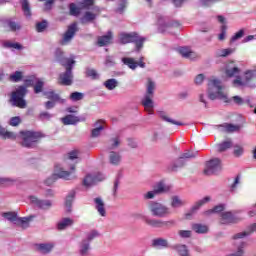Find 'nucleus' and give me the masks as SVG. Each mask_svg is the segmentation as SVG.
Instances as JSON below:
<instances>
[{"label": "nucleus", "mask_w": 256, "mask_h": 256, "mask_svg": "<svg viewBox=\"0 0 256 256\" xmlns=\"http://www.w3.org/2000/svg\"><path fill=\"white\" fill-rule=\"evenodd\" d=\"M224 89L225 87L221 84V81L217 79L210 80L208 83V98L211 101L219 99L224 103H231V101H233L236 105H243V103H245V100H243L241 96H233L232 98H229L227 93L223 91Z\"/></svg>", "instance_id": "1"}, {"label": "nucleus", "mask_w": 256, "mask_h": 256, "mask_svg": "<svg viewBox=\"0 0 256 256\" xmlns=\"http://www.w3.org/2000/svg\"><path fill=\"white\" fill-rule=\"evenodd\" d=\"M240 73L241 70L239 69V67H237V65H235V62H230L226 64V77H236V79L233 80L234 87H250L251 89H254L255 84H251V79L256 77L255 70H247L244 73V79H241V77L239 76Z\"/></svg>", "instance_id": "2"}, {"label": "nucleus", "mask_w": 256, "mask_h": 256, "mask_svg": "<svg viewBox=\"0 0 256 256\" xmlns=\"http://www.w3.org/2000/svg\"><path fill=\"white\" fill-rule=\"evenodd\" d=\"M37 81L36 77H30L24 81L25 86H18L11 95V103L14 107H19L20 109H25L27 107V102L25 101V95H27V87H33Z\"/></svg>", "instance_id": "3"}, {"label": "nucleus", "mask_w": 256, "mask_h": 256, "mask_svg": "<svg viewBox=\"0 0 256 256\" xmlns=\"http://www.w3.org/2000/svg\"><path fill=\"white\" fill-rule=\"evenodd\" d=\"M58 179H65V181H73V179H77V175H75V164L70 166V171L56 166L55 173L45 180V185L51 186Z\"/></svg>", "instance_id": "4"}, {"label": "nucleus", "mask_w": 256, "mask_h": 256, "mask_svg": "<svg viewBox=\"0 0 256 256\" xmlns=\"http://www.w3.org/2000/svg\"><path fill=\"white\" fill-rule=\"evenodd\" d=\"M119 41L122 45H127V43H135L136 50L141 51V49H143V44L145 43V41H147V38L140 36L136 32H121L119 34Z\"/></svg>", "instance_id": "5"}, {"label": "nucleus", "mask_w": 256, "mask_h": 256, "mask_svg": "<svg viewBox=\"0 0 256 256\" xmlns=\"http://www.w3.org/2000/svg\"><path fill=\"white\" fill-rule=\"evenodd\" d=\"M155 95V82L151 79H148L147 90L144 98L142 99V105L148 115H153V107H155L153 103V97Z\"/></svg>", "instance_id": "6"}, {"label": "nucleus", "mask_w": 256, "mask_h": 256, "mask_svg": "<svg viewBox=\"0 0 256 256\" xmlns=\"http://www.w3.org/2000/svg\"><path fill=\"white\" fill-rule=\"evenodd\" d=\"M75 60H63L62 66L65 67L66 71L61 73L58 78L59 85L69 86L73 85V64Z\"/></svg>", "instance_id": "7"}, {"label": "nucleus", "mask_w": 256, "mask_h": 256, "mask_svg": "<svg viewBox=\"0 0 256 256\" xmlns=\"http://www.w3.org/2000/svg\"><path fill=\"white\" fill-rule=\"evenodd\" d=\"M22 147H27L28 149H33L35 145L39 142V139H43V134L41 132L35 131H22Z\"/></svg>", "instance_id": "8"}, {"label": "nucleus", "mask_w": 256, "mask_h": 256, "mask_svg": "<svg viewBox=\"0 0 256 256\" xmlns=\"http://www.w3.org/2000/svg\"><path fill=\"white\" fill-rule=\"evenodd\" d=\"M148 209L153 217H159L160 219L169 217V215H171V209L159 202H150L148 205Z\"/></svg>", "instance_id": "9"}, {"label": "nucleus", "mask_w": 256, "mask_h": 256, "mask_svg": "<svg viewBox=\"0 0 256 256\" xmlns=\"http://www.w3.org/2000/svg\"><path fill=\"white\" fill-rule=\"evenodd\" d=\"M146 225L149 227H153L154 229H171V227H175V220H159V219H145Z\"/></svg>", "instance_id": "10"}, {"label": "nucleus", "mask_w": 256, "mask_h": 256, "mask_svg": "<svg viewBox=\"0 0 256 256\" xmlns=\"http://www.w3.org/2000/svg\"><path fill=\"white\" fill-rule=\"evenodd\" d=\"M221 169V160L219 158H213L206 162L204 175H217V173L221 172Z\"/></svg>", "instance_id": "11"}, {"label": "nucleus", "mask_w": 256, "mask_h": 256, "mask_svg": "<svg viewBox=\"0 0 256 256\" xmlns=\"http://www.w3.org/2000/svg\"><path fill=\"white\" fill-rule=\"evenodd\" d=\"M101 13V10L97 6H93L91 10L86 11L82 17L80 18V22L82 25H87L89 23H93L97 17H99V14Z\"/></svg>", "instance_id": "12"}, {"label": "nucleus", "mask_w": 256, "mask_h": 256, "mask_svg": "<svg viewBox=\"0 0 256 256\" xmlns=\"http://www.w3.org/2000/svg\"><path fill=\"white\" fill-rule=\"evenodd\" d=\"M76 33H77V23H73L68 27L66 33L63 35L62 40H60V45H69L73 37H75Z\"/></svg>", "instance_id": "13"}, {"label": "nucleus", "mask_w": 256, "mask_h": 256, "mask_svg": "<svg viewBox=\"0 0 256 256\" xmlns=\"http://www.w3.org/2000/svg\"><path fill=\"white\" fill-rule=\"evenodd\" d=\"M29 199L32 205H35V207H38V209H42L43 211H47L53 207V202H51V200H41L35 196H30Z\"/></svg>", "instance_id": "14"}, {"label": "nucleus", "mask_w": 256, "mask_h": 256, "mask_svg": "<svg viewBox=\"0 0 256 256\" xmlns=\"http://www.w3.org/2000/svg\"><path fill=\"white\" fill-rule=\"evenodd\" d=\"M105 179V176L103 174H88L83 180L84 187H93V185H97L99 181H103Z\"/></svg>", "instance_id": "15"}, {"label": "nucleus", "mask_w": 256, "mask_h": 256, "mask_svg": "<svg viewBox=\"0 0 256 256\" xmlns=\"http://www.w3.org/2000/svg\"><path fill=\"white\" fill-rule=\"evenodd\" d=\"M241 219L234 216L231 212H223L221 214L220 223L221 225H231V223H239Z\"/></svg>", "instance_id": "16"}, {"label": "nucleus", "mask_w": 256, "mask_h": 256, "mask_svg": "<svg viewBox=\"0 0 256 256\" xmlns=\"http://www.w3.org/2000/svg\"><path fill=\"white\" fill-rule=\"evenodd\" d=\"M89 253H91V243L82 239L78 244V254L80 256H89Z\"/></svg>", "instance_id": "17"}, {"label": "nucleus", "mask_w": 256, "mask_h": 256, "mask_svg": "<svg viewBox=\"0 0 256 256\" xmlns=\"http://www.w3.org/2000/svg\"><path fill=\"white\" fill-rule=\"evenodd\" d=\"M95 209L100 217H107V210L105 209V202L101 197L94 198Z\"/></svg>", "instance_id": "18"}, {"label": "nucleus", "mask_w": 256, "mask_h": 256, "mask_svg": "<svg viewBox=\"0 0 256 256\" xmlns=\"http://www.w3.org/2000/svg\"><path fill=\"white\" fill-rule=\"evenodd\" d=\"M209 201H211V197L206 196L203 199L199 200L198 202H196L190 209L189 213L186 214L187 216L189 215H194V213H197V211H199V209H201V207H203V205H205V203H209Z\"/></svg>", "instance_id": "19"}, {"label": "nucleus", "mask_w": 256, "mask_h": 256, "mask_svg": "<svg viewBox=\"0 0 256 256\" xmlns=\"http://www.w3.org/2000/svg\"><path fill=\"white\" fill-rule=\"evenodd\" d=\"M252 233H256V223L251 224V225L247 228V230L235 234V235L233 236V239H234V240L243 239L244 237H249V235H251Z\"/></svg>", "instance_id": "20"}, {"label": "nucleus", "mask_w": 256, "mask_h": 256, "mask_svg": "<svg viewBox=\"0 0 256 256\" xmlns=\"http://www.w3.org/2000/svg\"><path fill=\"white\" fill-rule=\"evenodd\" d=\"M217 129H219L220 131H223L225 133H235V131H239V129H241L240 125H234V124H221L216 126Z\"/></svg>", "instance_id": "21"}, {"label": "nucleus", "mask_w": 256, "mask_h": 256, "mask_svg": "<svg viewBox=\"0 0 256 256\" xmlns=\"http://www.w3.org/2000/svg\"><path fill=\"white\" fill-rule=\"evenodd\" d=\"M108 160L110 165L118 166V165H121L122 156L119 152L110 151Z\"/></svg>", "instance_id": "22"}, {"label": "nucleus", "mask_w": 256, "mask_h": 256, "mask_svg": "<svg viewBox=\"0 0 256 256\" xmlns=\"http://www.w3.org/2000/svg\"><path fill=\"white\" fill-rule=\"evenodd\" d=\"M111 39H113V32L108 31L106 35L98 37L97 45L99 47H105L111 43Z\"/></svg>", "instance_id": "23"}, {"label": "nucleus", "mask_w": 256, "mask_h": 256, "mask_svg": "<svg viewBox=\"0 0 256 256\" xmlns=\"http://www.w3.org/2000/svg\"><path fill=\"white\" fill-rule=\"evenodd\" d=\"M152 247L155 249H167L169 248V241L164 238H155L152 240Z\"/></svg>", "instance_id": "24"}, {"label": "nucleus", "mask_w": 256, "mask_h": 256, "mask_svg": "<svg viewBox=\"0 0 256 256\" xmlns=\"http://www.w3.org/2000/svg\"><path fill=\"white\" fill-rule=\"evenodd\" d=\"M80 121H84V119L79 118V116L75 115H67L62 118L63 125H77Z\"/></svg>", "instance_id": "25"}, {"label": "nucleus", "mask_w": 256, "mask_h": 256, "mask_svg": "<svg viewBox=\"0 0 256 256\" xmlns=\"http://www.w3.org/2000/svg\"><path fill=\"white\" fill-rule=\"evenodd\" d=\"M37 250L40 253H43L44 255H47V253H51L53 251V247H55V244L53 243H41L36 245Z\"/></svg>", "instance_id": "26"}, {"label": "nucleus", "mask_w": 256, "mask_h": 256, "mask_svg": "<svg viewBox=\"0 0 256 256\" xmlns=\"http://www.w3.org/2000/svg\"><path fill=\"white\" fill-rule=\"evenodd\" d=\"M30 221H33V216L18 217L15 225H17V227H21V229H28Z\"/></svg>", "instance_id": "27"}, {"label": "nucleus", "mask_w": 256, "mask_h": 256, "mask_svg": "<svg viewBox=\"0 0 256 256\" xmlns=\"http://www.w3.org/2000/svg\"><path fill=\"white\" fill-rule=\"evenodd\" d=\"M74 221L71 218H62L58 223H57V229L58 231H65L67 227H71L73 225Z\"/></svg>", "instance_id": "28"}, {"label": "nucleus", "mask_w": 256, "mask_h": 256, "mask_svg": "<svg viewBox=\"0 0 256 256\" xmlns=\"http://www.w3.org/2000/svg\"><path fill=\"white\" fill-rule=\"evenodd\" d=\"M171 249H173V251H177L180 256H189V249H187V245L185 244L173 245L171 246Z\"/></svg>", "instance_id": "29"}, {"label": "nucleus", "mask_w": 256, "mask_h": 256, "mask_svg": "<svg viewBox=\"0 0 256 256\" xmlns=\"http://www.w3.org/2000/svg\"><path fill=\"white\" fill-rule=\"evenodd\" d=\"M170 205L172 209H179L184 207V205H187V202L181 199L179 196H173Z\"/></svg>", "instance_id": "30"}, {"label": "nucleus", "mask_w": 256, "mask_h": 256, "mask_svg": "<svg viewBox=\"0 0 256 256\" xmlns=\"http://www.w3.org/2000/svg\"><path fill=\"white\" fill-rule=\"evenodd\" d=\"M186 160H184L181 156L172 164L169 165V171H178L182 167H185Z\"/></svg>", "instance_id": "31"}, {"label": "nucleus", "mask_w": 256, "mask_h": 256, "mask_svg": "<svg viewBox=\"0 0 256 256\" xmlns=\"http://www.w3.org/2000/svg\"><path fill=\"white\" fill-rule=\"evenodd\" d=\"M75 195H76V192L75 190H72L68 193V195L66 196V201H65V206H66V211L68 213H71V207L73 205V201L75 199Z\"/></svg>", "instance_id": "32"}, {"label": "nucleus", "mask_w": 256, "mask_h": 256, "mask_svg": "<svg viewBox=\"0 0 256 256\" xmlns=\"http://www.w3.org/2000/svg\"><path fill=\"white\" fill-rule=\"evenodd\" d=\"M94 129H92L91 131V137H99V135H101V131H103V129H105V126L103 125V121L98 120L95 124H94Z\"/></svg>", "instance_id": "33"}, {"label": "nucleus", "mask_w": 256, "mask_h": 256, "mask_svg": "<svg viewBox=\"0 0 256 256\" xmlns=\"http://www.w3.org/2000/svg\"><path fill=\"white\" fill-rule=\"evenodd\" d=\"M171 189L168 185H166L163 182H158L154 186V192H156V195H161L162 193H168V191Z\"/></svg>", "instance_id": "34"}, {"label": "nucleus", "mask_w": 256, "mask_h": 256, "mask_svg": "<svg viewBox=\"0 0 256 256\" xmlns=\"http://www.w3.org/2000/svg\"><path fill=\"white\" fill-rule=\"evenodd\" d=\"M98 237H101V233H99V230H90L86 232L84 241H88V243H91V241L97 239Z\"/></svg>", "instance_id": "35"}, {"label": "nucleus", "mask_w": 256, "mask_h": 256, "mask_svg": "<svg viewBox=\"0 0 256 256\" xmlns=\"http://www.w3.org/2000/svg\"><path fill=\"white\" fill-rule=\"evenodd\" d=\"M103 85L108 91H113L114 89H117V87H119V81H117V79L115 78H111L106 80Z\"/></svg>", "instance_id": "36"}, {"label": "nucleus", "mask_w": 256, "mask_h": 256, "mask_svg": "<svg viewBox=\"0 0 256 256\" xmlns=\"http://www.w3.org/2000/svg\"><path fill=\"white\" fill-rule=\"evenodd\" d=\"M193 231L195 233L204 234L209 232V227L205 224H193L192 225Z\"/></svg>", "instance_id": "37"}, {"label": "nucleus", "mask_w": 256, "mask_h": 256, "mask_svg": "<svg viewBox=\"0 0 256 256\" xmlns=\"http://www.w3.org/2000/svg\"><path fill=\"white\" fill-rule=\"evenodd\" d=\"M21 5L25 17H31V4L29 0H21Z\"/></svg>", "instance_id": "38"}, {"label": "nucleus", "mask_w": 256, "mask_h": 256, "mask_svg": "<svg viewBox=\"0 0 256 256\" xmlns=\"http://www.w3.org/2000/svg\"><path fill=\"white\" fill-rule=\"evenodd\" d=\"M2 217L4 219H7V221H10L11 223H14V225L17 222V219H19V216H17V212H4L2 214Z\"/></svg>", "instance_id": "39"}, {"label": "nucleus", "mask_w": 256, "mask_h": 256, "mask_svg": "<svg viewBox=\"0 0 256 256\" xmlns=\"http://www.w3.org/2000/svg\"><path fill=\"white\" fill-rule=\"evenodd\" d=\"M233 147V142L231 140H226L220 144H218L217 149L219 153H223L227 149H231Z\"/></svg>", "instance_id": "40"}, {"label": "nucleus", "mask_w": 256, "mask_h": 256, "mask_svg": "<svg viewBox=\"0 0 256 256\" xmlns=\"http://www.w3.org/2000/svg\"><path fill=\"white\" fill-rule=\"evenodd\" d=\"M65 53L63 52V50H61V48L56 49L55 52V57L57 59V61H59V63H61V65H63V61H73V59L71 58H65L63 55Z\"/></svg>", "instance_id": "41"}, {"label": "nucleus", "mask_w": 256, "mask_h": 256, "mask_svg": "<svg viewBox=\"0 0 256 256\" xmlns=\"http://www.w3.org/2000/svg\"><path fill=\"white\" fill-rule=\"evenodd\" d=\"M159 117L161 118L162 121H166L167 123H171L172 125H183V123L171 119L169 116H167L165 112H160Z\"/></svg>", "instance_id": "42"}, {"label": "nucleus", "mask_w": 256, "mask_h": 256, "mask_svg": "<svg viewBox=\"0 0 256 256\" xmlns=\"http://www.w3.org/2000/svg\"><path fill=\"white\" fill-rule=\"evenodd\" d=\"M119 145H121V140L119 139V137L112 138L108 141V149L110 151H113V149H117Z\"/></svg>", "instance_id": "43"}, {"label": "nucleus", "mask_w": 256, "mask_h": 256, "mask_svg": "<svg viewBox=\"0 0 256 256\" xmlns=\"http://www.w3.org/2000/svg\"><path fill=\"white\" fill-rule=\"evenodd\" d=\"M232 53H235V48L220 49L217 51L216 55L217 57H229Z\"/></svg>", "instance_id": "44"}, {"label": "nucleus", "mask_w": 256, "mask_h": 256, "mask_svg": "<svg viewBox=\"0 0 256 256\" xmlns=\"http://www.w3.org/2000/svg\"><path fill=\"white\" fill-rule=\"evenodd\" d=\"M122 63H124V65H127L129 69H137V62L133 58H122Z\"/></svg>", "instance_id": "45"}, {"label": "nucleus", "mask_w": 256, "mask_h": 256, "mask_svg": "<svg viewBox=\"0 0 256 256\" xmlns=\"http://www.w3.org/2000/svg\"><path fill=\"white\" fill-rule=\"evenodd\" d=\"M44 97H46V99H51V101H60V97L59 94H56L55 91H46L43 92Z\"/></svg>", "instance_id": "46"}, {"label": "nucleus", "mask_w": 256, "mask_h": 256, "mask_svg": "<svg viewBox=\"0 0 256 256\" xmlns=\"http://www.w3.org/2000/svg\"><path fill=\"white\" fill-rule=\"evenodd\" d=\"M69 9L70 15H72L73 17H79V15H81V8L77 7L75 3H71Z\"/></svg>", "instance_id": "47"}, {"label": "nucleus", "mask_w": 256, "mask_h": 256, "mask_svg": "<svg viewBox=\"0 0 256 256\" xmlns=\"http://www.w3.org/2000/svg\"><path fill=\"white\" fill-rule=\"evenodd\" d=\"M3 47H5L6 49H18V50L23 49V46L21 44L13 43L11 41H5L3 43Z\"/></svg>", "instance_id": "48"}, {"label": "nucleus", "mask_w": 256, "mask_h": 256, "mask_svg": "<svg viewBox=\"0 0 256 256\" xmlns=\"http://www.w3.org/2000/svg\"><path fill=\"white\" fill-rule=\"evenodd\" d=\"M44 85L45 83L41 79L37 78L36 82H34V93L36 94L41 93L43 91Z\"/></svg>", "instance_id": "49"}, {"label": "nucleus", "mask_w": 256, "mask_h": 256, "mask_svg": "<svg viewBox=\"0 0 256 256\" xmlns=\"http://www.w3.org/2000/svg\"><path fill=\"white\" fill-rule=\"evenodd\" d=\"M9 79L13 83H19V81H21V79H23V72L16 71V72H14L13 74L10 75Z\"/></svg>", "instance_id": "50"}, {"label": "nucleus", "mask_w": 256, "mask_h": 256, "mask_svg": "<svg viewBox=\"0 0 256 256\" xmlns=\"http://www.w3.org/2000/svg\"><path fill=\"white\" fill-rule=\"evenodd\" d=\"M81 9H91L93 7L94 0H78Z\"/></svg>", "instance_id": "51"}, {"label": "nucleus", "mask_w": 256, "mask_h": 256, "mask_svg": "<svg viewBox=\"0 0 256 256\" xmlns=\"http://www.w3.org/2000/svg\"><path fill=\"white\" fill-rule=\"evenodd\" d=\"M225 210V206L223 204L215 206L213 209L204 212V215H211L212 213H221V211Z\"/></svg>", "instance_id": "52"}, {"label": "nucleus", "mask_w": 256, "mask_h": 256, "mask_svg": "<svg viewBox=\"0 0 256 256\" xmlns=\"http://www.w3.org/2000/svg\"><path fill=\"white\" fill-rule=\"evenodd\" d=\"M0 135H2L5 139H15L16 137L15 133L6 131L2 127H0Z\"/></svg>", "instance_id": "53"}, {"label": "nucleus", "mask_w": 256, "mask_h": 256, "mask_svg": "<svg viewBox=\"0 0 256 256\" xmlns=\"http://www.w3.org/2000/svg\"><path fill=\"white\" fill-rule=\"evenodd\" d=\"M245 35V30L241 29L235 33L230 39V43H235V41H239V39L243 38Z\"/></svg>", "instance_id": "54"}, {"label": "nucleus", "mask_w": 256, "mask_h": 256, "mask_svg": "<svg viewBox=\"0 0 256 256\" xmlns=\"http://www.w3.org/2000/svg\"><path fill=\"white\" fill-rule=\"evenodd\" d=\"M178 235L181 237V239H190V237L193 235V232L191 230H179Z\"/></svg>", "instance_id": "55"}, {"label": "nucleus", "mask_w": 256, "mask_h": 256, "mask_svg": "<svg viewBox=\"0 0 256 256\" xmlns=\"http://www.w3.org/2000/svg\"><path fill=\"white\" fill-rule=\"evenodd\" d=\"M7 25L10 28V31H19V29H21V25L15 21L8 20Z\"/></svg>", "instance_id": "56"}, {"label": "nucleus", "mask_w": 256, "mask_h": 256, "mask_svg": "<svg viewBox=\"0 0 256 256\" xmlns=\"http://www.w3.org/2000/svg\"><path fill=\"white\" fill-rule=\"evenodd\" d=\"M158 25L162 31H166L167 27H171V24L165 23V20L163 17L158 18Z\"/></svg>", "instance_id": "57"}, {"label": "nucleus", "mask_w": 256, "mask_h": 256, "mask_svg": "<svg viewBox=\"0 0 256 256\" xmlns=\"http://www.w3.org/2000/svg\"><path fill=\"white\" fill-rule=\"evenodd\" d=\"M84 95L80 92H73L70 94L71 101H81L83 99Z\"/></svg>", "instance_id": "58"}, {"label": "nucleus", "mask_w": 256, "mask_h": 256, "mask_svg": "<svg viewBox=\"0 0 256 256\" xmlns=\"http://www.w3.org/2000/svg\"><path fill=\"white\" fill-rule=\"evenodd\" d=\"M184 161L185 159H194V157H197V152H191V151H186L180 156Z\"/></svg>", "instance_id": "59"}, {"label": "nucleus", "mask_w": 256, "mask_h": 256, "mask_svg": "<svg viewBox=\"0 0 256 256\" xmlns=\"http://www.w3.org/2000/svg\"><path fill=\"white\" fill-rule=\"evenodd\" d=\"M45 29H47V21L44 20L36 24V31H38V33H43Z\"/></svg>", "instance_id": "60"}, {"label": "nucleus", "mask_w": 256, "mask_h": 256, "mask_svg": "<svg viewBox=\"0 0 256 256\" xmlns=\"http://www.w3.org/2000/svg\"><path fill=\"white\" fill-rule=\"evenodd\" d=\"M227 37V26L222 25L221 26V33L218 35L219 41H225V38Z\"/></svg>", "instance_id": "61"}, {"label": "nucleus", "mask_w": 256, "mask_h": 256, "mask_svg": "<svg viewBox=\"0 0 256 256\" xmlns=\"http://www.w3.org/2000/svg\"><path fill=\"white\" fill-rule=\"evenodd\" d=\"M86 75L87 77H91V79H99V74L95 69H87Z\"/></svg>", "instance_id": "62"}, {"label": "nucleus", "mask_w": 256, "mask_h": 256, "mask_svg": "<svg viewBox=\"0 0 256 256\" xmlns=\"http://www.w3.org/2000/svg\"><path fill=\"white\" fill-rule=\"evenodd\" d=\"M127 7V1L126 0H120L118 2V8H117V13H123L125 11V8Z\"/></svg>", "instance_id": "63"}, {"label": "nucleus", "mask_w": 256, "mask_h": 256, "mask_svg": "<svg viewBox=\"0 0 256 256\" xmlns=\"http://www.w3.org/2000/svg\"><path fill=\"white\" fill-rule=\"evenodd\" d=\"M244 151L245 150L243 149V146H239V145L234 146V156L235 157H241V155H243Z\"/></svg>", "instance_id": "64"}]
</instances>
